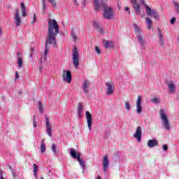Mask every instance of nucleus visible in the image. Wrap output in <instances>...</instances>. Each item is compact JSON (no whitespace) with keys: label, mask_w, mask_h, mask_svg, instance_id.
Masks as SVG:
<instances>
[{"label":"nucleus","mask_w":179,"mask_h":179,"mask_svg":"<svg viewBox=\"0 0 179 179\" xmlns=\"http://www.w3.org/2000/svg\"><path fill=\"white\" fill-rule=\"evenodd\" d=\"M59 33V26L55 20H49L48 22V35L45 41L44 58L47 57L50 48H57V34Z\"/></svg>","instance_id":"nucleus-1"},{"label":"nucleus","mask_w":179,"mask_h":179,"mask_svg":"<svg viewBox=\"0 0 179 179\" xmlns=\"http://www.w3.org/2000/svg\"><path fill=\"white\" fill-rule=\"evenodd\" d=\"M108 0H93L96 12L103 9V17L106 20H113L115 17V13L113 8L107 6Z\"/></svg>","instance_id":"nucleus-2"},{"label":"nucleus","mask_w":179,"mask_h":179,"mask_svg":"<svg viewBox=\"0 0 179 179\" xmlns=\"http://www.w3.org/2000/svg\"><path fill=\"white\" fill-rule=\"evenodd\" d=\"M141 5H143L145 9V13L148 15V16H150V17H153V19H155V20H159L160 19V15H159V13H157V10L155 9L150 8L149 6L145 3V0H139Z\"/></svg>","instance_id":"nucleus-3"},{"label":"nucleus","mask_w":179,"mask_h":179,"mask_svg":"<svg viewBox=\"0 0 179 179\" xmlns=\"http://www.w3.org/2000/svg\"><path fill=\"white\" fill-rule=\"evenodd\" d=\"M70 155L73 159H77L81 169L83 170H85L86 169V166H85V162H83V159H80V156H82V153L77 152L76 150L73 148H70Z\"/></svg>","instance_id":"nucleus-4"},{"label":"nucleus","mask_w":179,"mask_h":179,"mask_svg":"<svg viewBox=\"0 0 179 179\" xmlns=\"http://www.w3.org/2000/svg\"><path fill=\"white\" fill-rule=\"evenodd\" d=\"M160 117L162 120V127L164 128V129H166V131H170L171 127H170V122L169 121V117H167V115L164 113H161Z\"/></svg>","instance_id":"nucleus-5"},{"label":"nucleus","mask_w":179,"mask_h":179,"mask_svg":"<svg viewBox=\"0 0 179 179\" xmlns=\"http://www.w3.org/2000/svg\"><path fill=\"white\" fill-rule=\"evenodd\" d=\"M73 63L76 69H78L79 68V52L76 48H74L73 50Z\"/></svg>","instance_id":"nucleus-6"},{"label":"nucleus","mask_w":179,"mask_h":179,"mask_svg":"<svg viewBox=\"0 0 179 179\" xmlns=\"http://www.w3.org/2000/svg\"><path fill=\"white\" fill-rule=\"evenodd\" d=\"M62 76L64 82H66L67 83H71L72 82V73H71V71L64 70L62 73Z\"/></svg>","instance_id":"nucleus-7"},{"label":"nucleus","mask_w":179,"mask_h":179,"mask_svg":"<svg viewBox=\"0 0 179 179\" xmlns=\"http://www.w3.org/2000/svg\"><path fill=\"white\" fill-rule=\"evenodd\" d=\"M45 122H46V132L48 136L50 138L52 137V127L51 126V123H50V118L48 116L45 115Z\"/></svg>","instance_id":"nucleus-8"},{"label":"nucleus","mask_w":179,"mask_h":179,"mask_svg":"<svg viewBox=\"0 0 179 179\" xmlns=\"http://www.w3.org/2000/svg\"><path fill=\"white\" fill-rule=\"evenodd\" d=\"M130 2L136 12V15H141V4L138 3V0H130Z\"/></svg>","instance_id":"nucleus-9"},{"label":"nucleus","mask_w":179,"mask_h":179,"mask_svg":"<svg viewBox=\"0 0 179 179\" xmlns=\"http://www.w3.org/2000/svg\"><path fill=\"white\" fill-rule=\"evenodd\" d=\"M136 37L141 45V50H146V41L143 38L142 34H137Z\"/></svg>","instance_id":"nucleus-10"},{"label":"nucleus","mask_w":179,"mask_h":179,"mask_svg":"<svg viewBox=\"0 0 179 179\" xmlns=\"http://www.w3.org/2000/svg\"><path fill=\"white\" fill-rule=\"evenodd\" d=\"M133 136L136 139L137 142H141L142 141V127L138 126Z\"/></svg>","instance_id":"nucleus-11"},{"label":"nucleus","mask_w":179,"mask_h":179,"mask_svg":"<svg viewBox=\"0 0 179 179\" xmlns=\"http://www.w3.org/2000/svg\"><path fill=\"white\" fill-rule=\"evenodd\" d=\"M14 19L16 27H19L22 24V19L20 18V15H19V9L17 8L15 10Z\"/></svg>","instance_id":"nucleus-12"},{"label":"nucleus","mask_w":179,"mask_h":179,"mask_svg":"<svg viewBox=\"0 0 179 179\" xmlns=\"http://www.w3.org/2000/svg\"><path fill=\"white\" fill-rule=\"evenodd\" d=\"M136 113H142V96H138L136 101Z\"/></svg>","instance_id":"nucleus-13"},{"label":"nucleus","mask_w":179,"mask_h":179,"mask_svg":"<svg viewBox=\"0 0 179 179\" xmlns=\"http://www.w3.org/2000/svg\"><path fill=\"white\" fill-rule=\"evenodd\" d=\"M82 88L85 94H87V93H89V90H90V83L88 80H84L82 85Z\"/></svg>","instance_id":"nucleus-14"},{"label":"nucleus","mask_w":179,"mask_h":179,"mask_svg":"<svg viewBox=\"0 0 179 179\" xmlns=\"http://www.w3.org/2000/svg\"><path fill=\"white\" fill-rule=\"evenodd\" d=\"M106 94H113L114 93V83L111 82L106 83Z\"/></svg>","instance_id":"nucleus-15"},{"label":"nucleus","mask_w":179,"mask_h":179,"mask_svg":"<svg viewBox=\"0 0 179 179\" xmlns=\"http://www.w3.org/2000/svg\"><path fill=\"white\" fill-rule=\"evenodd\" d=\"M102 164H103V172L106 173L107 171V169H108L110 166V161H108V155H105L103 157Z\"/></svg>","instance_id":"nucleus-16"},{"label":"nucleus","mask_w":179,"mask_h":179,"mask_svg":"<svg viewBox=\"0 0 179 179\" xmlns=\"http://www.w3.org/2000/svg\"><path fill=\"white\" fill-rule=\"evenodd\" d=\"M167 87H168L169 93H170L171 94H174V92H176V83H174V81H169L167 83Z\"/></svg>","instance_id":"nucleus-17"},{"label":"nucleus","mask_w":179,"mask_h":179,"mask_svg":"<svg viewBox=\"0 0 179 179\" xmlns=\"http://www.w3.org/2000/svg\"><path fill=\"white\" fill-rule=\"evenodd\" d=\"M157 31L159 36V43L162 47H164V45H166V41L164 39V37L163 36V34H162V30H160V29H158Z\"/></svg>","instance_id":"nucleus-18"},{"label":"nucleus","mask_w":179,"mask_h":179,"mask_svg":"<svg viewBox=\"0 0 179 179\" xmlns=\"http://www.w3.org/2000/svg\"><path fill=\"white\" fill-rule=\"evenodd\" d=\"M17 64L20 69L23 66V55L20 54V52H17Z\"/></svg>","instance_id":"nucleus-19"},{"label":"nucleus","mask_w":179,"mask_h":179,"mask_svg":"<svg viewBox=\"0 0 179 179\" xmlns=\"http://www.w3.org/2000/svg\"><path fill=\"white\" fill-rule=\"evenodd\" d=\"M85 115L87 118V124L88 125V129L90 131H92V114H90V113H86Z\"/></svg>","instance_id":"nucleus-20"},{"label":"nucleus","mask_w":179,"mask_h":179,"mask_svg":"<svg viewBox=\"0 0 179 179\" xmlns=\"http://www.w3.org/2000/svg\"><path fill=\"white\" fill-rule=\"evenodd\" d=\"M159 145V143L157 142V140L155 138L149 140L148 141V148H155V146H157Z\"/></svg>","instance_id":"nucleus-21"},{"label":"nucleus","mask_w":179,"mask_h":179,"mask_svg":"<svg viewBox=\"0 0 179 179\" xmlns=\"http://www.w3.org/2000/svg\"><path fill=\"white\" fill-rule=\"evenodd\" d=\"M133 27L136 34V37H137L138 34H142V28L138 26V24H133Z\"/></svg>","instance_id":"nucleus-22"},{"label":"nucleus","mask_w":179,"mask_h":179,"mask_svg":"<svg viewBox=\"0 0 179 179\" xmlns=\"http://www.w3.org/2000/svg\"><path fill=\"white\" fill-rule=\"evenodd\" d=\"M21 9H22V17H26L27 10L26 9V6H24V2H21Z\"/></svg>","instance_id":"nucleus-23"},{"label":"nucleus","mask_w":179,"mask_h":179,"mask_svg":"<svg viewBox=\"0 0 179 179\" xmlns=\"http://www.w3.org/2000/svg\"><path fill=\"white\" fill-rule=\"evenodd\" d=\"M145 23L148 26V30H150V29H152V19H150V17H145Z\"/></svg>","instance_id":"nucleus-24"},{"label":"nucleus","mask_w":179,"mask_h":179,"mask_svg":"<svg viewBox=\"0 0 179 179\" xmlns=\"http://www.w3.org/2000/svg\"><path fill=\"white\" fill-rule=\"evenodd\" d=\"M52 150L53 155L56 156L59 153V148L55 144L52 145Z\"/></svg>","instance_id":"nucleus-25"},{"label":"nucleus","mask_w":179,"mask_h":179,"mask_svg":"<svg viewBox=\"0 0 179 179\" xmlns=\"http://www.w3.org/2000/svg\"><path fill=\"white\" fill-rule=\"evenodd\" d=\"M103 45L105 48H113V47H114V44L113 43V42L109 41H106L103 43Z\"/></svg>","instance_id":"nucleus-26"},{"label":"nucleus","mask_w":179,"mask_h":179,"mask_svg":"<svg viewBox=\"0 0 179 179\" xmlns=\"http://www.w3.org/2000/svg\"><path fill=\"white\" fill-rule=\"evenodd\" d=\"M33 167H34V178L37 179L38 178V176H37V174L38 173V166H37V164H34Z\"/></svg>","instance_id":"nucleus-27"},{"label":"nucleus","mask_w":179,"mask_h":179,"mask_svg":"<svg viewBox=\"0 0 179 179\" xmlns=\"http://www.w3.org/2000/svg\"><path fill=\"white\" fill-rule=\"evenodd\" d=\"M124 108L127 111H131V103H129V101H125Z\"/></svg>","instance_id":"nucleus-28"},{"label":"nucleus","mask_w":179,"mask_h":179,"mask_svg":"<svg viewBox=\"0 0 179 179\" xmlns=\"http://www.w3.org/2000/svg\"><path fill=\"white\" fill-rule=\"evenodd\" d=\"M83 111V103L82 102L78 103V113H82Z\"/></svg>","instance_id":"nucleus-29"},{"label":"nucleus","mask_w":179,"mask_h":179,"mask_svg":"<svg viewBox=\"0 0 179 179\" xmlns=\"http://www.w3.org/2000/svg\"><path fill=\"white\" fill-rule=\"evenodd\" d=\"M41 153L45 152V144L44 143V141H43L41 144Z\"/></svg>","instance_id":"nucleus-30"},{"label":"nucleus","mask_w":179,"mask_h":179,"mask_svg":"<svg viewBox=\"0 0 179 179\" xmlns=\"http://www.w3.org/2000/svg\"><path fill=\"white\" fill-rule=\"evenodd\" d=\"M71 37L72 38L73 41H76L78 40V36H76V34L73 31L71 34Z\"/></svg>","instance_id":"nucleus-31"},{"label":"nucleus","mask_w":179,"mask_h":179,"mask_svg":"<svg viewBox=\"0 0 179 179\" xmlns=\"http://www.w3.org/2000/svg\"><path fill=\"white\" fill-rule=\"evenodd\" d=\"M152 103H154V104H159L160 103V99L159 98H153L151 99Z\"/></svg>","instance_id":"nucleus-32"},{"label":"nucleus","mask_w":179,"mask_h":179,"mask_svg":"<svg viewBox=\"0 0 179 179\" xmlns=\"http://www.w3.org/2000/svg\"><path fill=\"white\" fill-rule=\"evenodd\" d=\"M39 113H43V103L41 101H38Z\"/></svg>","instance_id":"nucleus-33"},{"label":"nucleus","mask_w":179,"mask_h":179,"mask_svg":"<svg viewBox=\"0 0 179 179\" xmlns=\"http://www.w3.org/2000/svg\"><path fill=\"white\" fill-rule=\"evenodd\" d=\"M48 1L51 3L53 8H57V1H55V0H48Z\"/></svg>","instance_id":"nucleus-34"},{"label":"nucleus","mask_w":179,"mask_h":179,"mask_svg":"<svg viewBox=\"0 0 179 179\" xmlns=\"http://www.w3.org/2000/svg\"><path fill=\"white\" fill-rule=\"evenodd\" d=\"M95 51L96 52V53L99 54V55H100V54H101V51L100 50V48L98 46L95 47Z\"/></svg>","instance_id":"nucleus-35"},{"label":"nucleus","mask_w":179,"mask_h":179,"mask_svg":"<svg viewBox=\"0 0 179 179\" xmlns=\"http://www.w3.org/2000/svg\"><path fill=\"white\" fill-rule=\"evenodd\" d=\"M33 127H34V128H37V122H36V117H34Z\"/></svg>","instance_id":"nucleus-36"},{"label":"nucleus","mask_w":179,"mask_h":179,"mask_svg":"<svg viewBox=\"0 0 179 179\" xmlns=\"http://www.w3.org/2000/svg\"><path fill=\"white\" fill-rule=\"evenodd\" d=\"M42 3H43V9L44 12H45V10H47V4L45 3V2H43Z\"/></svg>","instance_id":"nucleus-37"},{"label":"nucleus","mask_w":179,"mask_h":179,"mask_svg":"<svg viewBox=\"0 0 179 179\" xmlns=\"http://www.w3.org/2000/svg\"><path fill=\"white\" fill-rule=\"evenodd\" d=\"M37 17H36V14H34V18L32 20V24H34V23H36Z\"/></svg>","instance_id":"nucleus-38"},{"label":"nucleus","mask_w":179,"mask_h":179,"mask_svg":"<svg viewBox=\"0 0 179 179\" xmlns=\"http://www.w3.org/2000/svg\"><path fill=\"white\" fill-rule=\"evenodd\" d=\"M176 17L171 18V24H174V23H176Z\"/></svg>","instance_id":"nucleus-39"},{"label":"nucleus","mask_w":179,"mask_h":179,"mask_svg":"<svg viewBox=\"0 0 179 179\" xmlns=\"http://www.w3.org/2000/svg\"><path fill=\"white\" fill-rule=\"evenodd\" d=\"M163 150H169V147L167 146V145H163Z\"/></svg>","instance_id":"nucleus-40"},{"label":"nucleus","mask_w":179,"mask_h":179,"mask_svg":"<svg viewBox=\"0 0 179 179\" xmlns=\"http://www.w3.org/2000/svg\"><path fill=\"white\" fill-rule=\"evenodd\" d=\"M19 79V73L17 71L15 72V80Z\"/></svg>","instance_id":"nucleus-41"},{"label":"nucleus","mask_w":179,"mask_h":179,"mask_svg":"<svg viewBox=\"0 0 179 179\" xmlns=\"http://www.w3.org/2000/svg\"><path fill=\"white\" fill-rule=\"evenodd\" d=\"M98 31H100V33H104V31L103 30V28H98Z\"/></svg>","instance_id":"nucleus-42"},{"label":"nucleus","mask_w":179,"mask_h":179,"mask_svg":"<svg viewBox=\"0 0 179 179\" xmlns=\"http://www.w3.org/2000/svg\"><path fill=\"white\" fill-rule=\"evenodd\" d=\"M34 54L32 52H30L29 58H33Z\"/></svg>","instance_id":"nucleus-43"},{"label":"nucleus","mask_w":179,"mask_h":179,"mask_svg":"<svg viewBox=\"0 0 179 179\" xmlns=\"http://www.w3.org/2000/svg\"><path fill=\"white\" fill-rule=\"evenodd\" d=\"M30 52L34 53V48H31Z\"/></svg>","instance_id":"nucleus-44"},{"label":"nucleus","mask_w":179,"mask_h":179,"mask_svg":"<svg viewBox=\"0 0 179 179\" xmlns=\"http://www.w3.org/2000/svg\"><path fill=\"white\" fill-rule=\"evenodd\" d=\"M73 2H74V3H75V5H76L77 6H78V5H79V4L78 3V1H77L76 0H73Z\"/></svg>","instance_id":"nucleus-45"},{"label":"nucleus","mask_w":179,"mask_h":179,"mask_svg":"<svg viewBox=\"0 0 179 179\" xmlns=\"http://www.w3.org/2000/svg\"><path fill=\"white\" fill-rule=\"evenodd\" d=\"M164 112H165V110L163 108L160 109V110H159V113H164Z\"/></svg>","instance_id":"nucleus-46"},{"label":"nucleus","mask_w":179,"mask_h":179,"mask_svg":"<svg viewBox=\"0 0 179 179\" xmlns=\"http://www.w3.org/2000/svg\"><path fill=\"white\" fill-rule=\"evenodd\" d=\"M125 10H129V7H126Z\"/></svg>","instance_id":"nucleus-47"},{"label":"nucleus","mask_w":179,"mask_h":179,"mask_svg":"<svg viewBox=\"0 0 179 179\" xmlns=\"http://www.w3.org/2000/svg\"><path fill=\"white\" fill-rule=\"evenodd\" d=\"M2 34V29L0 28V36Z\"/></svg>","instance_id":"nucleus-48"},{"label":"nucleus","mask_w":179,"mask_h":179,"mask_svg":"<svg viewBox=\"0 0 179 179\" xmlns=\"http://www.w3.org/2000/svg\"><path fill=\"white\" fill-rule=\"evenodd\" d=\"M45 2V0H42V3H44Z\"/></svg>","instance_id":"nucleus-49"},{"label":"nucleus","mask_w":179,"mask_h":179,"mask_svg":"<svg viewBox=\"0 0 179 179\" xmlns=\"http://www.w3.org/2000/svg\"><path fill=\"white\" fill-rule=\"evenodd\" d=\"M12 173H13V176H15V172L13 171H12Z\"/></svg>","instance_id":"nucleus-50"},{"label":"nucleus","mask_w":179,"mask_h":179,"mask_svg":"<svg viewBox=\"0 0 179 179\" xmlns=\"http://www.w3.org/2000/svg\"><path fill=\"white\" fill-rule=\"evenodd\" d=\"M78 116L80 117V113H78Z\"/></svg>","instance_id":"nucleus-51"},{"label":"nucleus","mask_w":179,"mask_h":179,"mask_svg":"<svg viewBox=\"0 0 179 179\" xmlns=\"http://www.w3.org/2000/svg\"><path fill=\"white\" fill-rule=\"evenodd\" d=\"M83 2H86V0H83Z\"/></svg>","instance_id":"nucleus-52"},{"label":"nucleus","mask_w":179,"mask_h":179,"mask_svg":"<svg viewBox=\"0 0 179 179\" xmlns=\"http://www.w3.org/2000/svg\"><path fill=\"white\" fill-rule=\"evenodd\" d=\"M41 179H44V178L41 177Z\"/></svg>","instance_id":"nucleus-53"},{"label":"nucleus","mask_w":179,"mask_h":179,"mask_svg":"<svg viewBox=\"0 0 179 179\" xmlns=\"http://www.w3.org/2000/svg\"><path fill=\"white\" fill-rule=\"evenodd\" d=\"M131 13V11H129V14H130Z\"/></svg>","instance_id":"nucleus-54"},{"label":"nucleus","mask_w":179,"mask_h":179,"mask_svg":"<svg viewBox=\"0 0 179 179\" xmlns=\"http://www.w3.org/2000/svg\"><path fill=\"white\" fill-rule=\"evenodd\" d=\"M86 113H89V111H86Z\"/></svg>","instance_id":"nucleus-55"}]
</instances>
